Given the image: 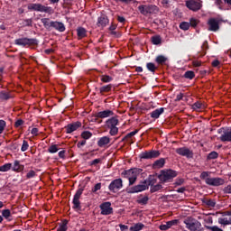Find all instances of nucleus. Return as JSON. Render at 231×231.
Masks as SVG:
<instances>
[{
	"mask_svg": "<svg viewBox=\"0 0 231 231\" xmlns=\"http://www.w3.org/2000/svg\"><path fill=\"white\" fill-rule=\"evenodd\" d=\"M142 172L141 169L133 168L128 171H125L122 174L125 178L129 180V185H134L136 179L138 178V174Z\"/></svg>",
	"mask_w": 231,
	"mask_h": 231,
	"instance_id": "f257e3e1",
	"label": "nucleus"
},
{
	"mask_svg": "<svg viewBox=\"0 0 231 231\" xmlns=\"http://www.w3.org/2000/svg\"><path fill=\"white\" fill-rule=\"evenodd\" d=\"M178 176V172L173 170H162L161 171V174L157 176L159 178L160 181L162 183H165L167 181H171L173 178H176Z\"/></svg>",
	"mask_w": 231,
	"mask_h": 231,
	"instance_id": "f03ea898",
	"label": "nucleus"
},
{
	"mask_svg": "<svg viewBox=\"0 0 231 231\" xmlns=\"http://www.w3.org/2000/svg\"><path fill=\"white\" fill-rule=\"evenodd\" d=\"M118 122V116H113L106 121V127L110 129L109 134H111V136H116V134H118V127H116Z\"/></svg>",
	"mask_w": 231,
	"mask_h": 231,
	"instance_id": "7ed1b4c3",
	"label": "nucleus"
},
{
	"mask_svg": "<svg viewBox=\"0 0 231 231\" xmlns=\"http://www.w3.org/2000/svg\"><path fill=\"white\" fill-rule=\"evenodd\" d=\"M184 224H186V228H188L189 231H202L200 222L195 219L186 218V220H184Z\"/></svg>",
	"mask_w": 231,
	"mask_h": 231,
	"instance_id": "20e7f679",
	"label": "nucleus"
},
{
	"mask_svg": "<svg viewBox=\"0 0 231 231\" xmlns=\"http://www.w3.org/2000/svg\"><path fill=\"white\" fill-rule=\"evenodd\" d=\"M28 10H33L34 12H44L45 14H53V9L42 5L41 4H30L28 5Z\"/></svg>",
	"mask_w": 231,
	"mask_h": 231,
	"instance_id": "39448f33",
	"label": "nucleus"
},
{
	"mask_svg": "<svg viewBox=\"0 0 231 231\" xmlns=\"http://www.w3.org/2000/svg\"><path fill=\"white\" fill-rule=\"evenodd\" d=\"M37 39L20 38L14 41V44L18 46H35L37 45Z\"/></svg>",
	"mask_w": 231,
	"mask_h": 231,
	"instance_id": "423d86ee",
	"label": "nucleus"
},
{
	"mask_svg": "<svg viewBox=\"0 0 231 231\" xmlns=\"http://www.w3.org/2000/svg\"><path fill=\"white\" fill-rule=\"evenodd\" d=\"M122 187H124L122 179H116L109 184L108 189L110 192H114L115 194H116V192L120 191Z\"/></svg>",
	"mask_w": 231,
	"mask_h": 231,
	"instance_id": "0eeeda50",
	"label": "nucleus"
},
{
	"mask_svg": "<svg viewBox=\"0 0 231 231\" xmlns=\"http://www.w3.org/2000/svg\"><path fill=\"white\" fill-rule=\"evenodd\" d=\"M160 157V151L151 150L148 152H143L140 154L139 158L141 160H152L154 158Z\"/></svg>",
	"mask_w": 231,
	"mask_h": 231,
	"instance_id": "6e6552de",
	"label": "nucleus"
},
{
	"mask_svg": "<svg viewBox=\"0 0 231 231\" xmlns=\"http://www.w3.org/2000/svg\"><path fill=\"white\" fill-rule=\"evenodd\" d=\"M114 115L115 113L112 110L97 112L92 116V121L98 122V118H109V116H113Z\"/></svg>",
	"mask_w": 231,
	"mask_h": 231,
	"instance_id": "1a4fd4ad",
	"label": "nucleus"
},
{
	"mask_svg": "<svg viewBox=\"0 0 231 231\" xmlns=\"http://www.w3.org/2000/svg\"><path fill=\"white\" fill-rule=\"evenodd\" d=\"M175 152H177V154H180V156H185L189 159L194 158V152L187 147L177 148L175 150Z\"/></svg>",
	"mask_w": 231,
	"mask_h": 231,
	"instance_id": "9d476101",
	"label": "nucleus"
},
{
	"mask_svg": "<svg viewBox=\"0 0 231 231\" xmlns=\"http://www.w3.org/2000/svg\"><path fill=\"white\" fill-rule=\"evenodd\" d=\"M99 215L101 216H111L113 215V208H111V204H99Z\"/></svg>",
	"mask_w": 231,
	"mask_h": 231,
	"instance_id": "9b49d317",
	"label": "nucleus"
},
{
	"mask_svg": "<svg viewBox=\"0 0 231 231\" xmlns=\"http://www.w3.org/2000/svg\"><path fill=\"white\" fill-rule=\"evenodd\" d=\"M207 185H211V187H219L220 185H225V180L221 178H207Z\"/></svg>",
	"mask_w": 231,
	"mask_h": 231,
	"instance_id": "f8f14e48",
	"label": "nucleus"
},
{
	"mask_svg": "<svg viewBox=\"0 0 231 231\" xmlns=\"http://www.w3.org/2000/svg\"><path fill=\"white\" fill-rule=\"evenodd\" d=\"M220 23H221V20L219 19L210 18L208 22V24L209 26L208 28L209 32H217L219 30Z\"/></svg>",
	"mask_w": 231,
	"mask_h": 231,
	"instance_id": "ddd939ff",
	"label": "nucleus"
},
{
	"mask_svg": "<svg viewBox=\"0 0 231 231\" xmlns=\"http://www.w3.org/2000/svg\"><path fill=\"white\" fill-rule=\"evenodd\" d=\"M149 189V184H147V180H143L140 184L134 186L130 189V192H142L143 190H147Z\"/></svg>",
	"mask_w": 231,
	"mask_h": 231,
	"instance_id": "4468645a",
	"label": "nucleus"
},
{
	"mask_svg": "<svg viewBox=\"0 0 231 231\" xmlns=\"http://www.w3.org/2000/svg\"><path fill=\"white\" fill-rule=\"evenodd\" d=\"M186 6L189 8V10L198 12V10L201 9V3L196 2V0H189L186 2Z\"/></svg>",
	"mask_w": 231,
	"mask_h": 231,
	"instance_id": "2eb2a0df",
	"label": "nucleus"
},
{
	"mask_svg": "<svg viewBox=\"0 0 231 231\" xmlns=\"http://www.w3.org/2000/svg\"><path fill=\"white\" fill-rule=\"evenodd\" d=\"M79 127H82V123L80 121H77L75 123L69 124L67 126H65L66 133L68 134L77 131Z\"/></svg>",
	"mask_w": 231,
	"mask_h": 231,
	"instance_id": "dca6fc26",
	"label": "nucleus"
},
{
	"mask_svg": "<svg viewBox=\"0 0 231 231\" xmlns=\"http://www.w3.org/2000/svg\"><path fill=\"white\" fill-rule=\"evenodd\" d=\"M109 24V19L107 16L103 15L97 19V26L99 28H105V26H107Z\"/></svg>",
	"mask_w": 231,
	"mask_h": 231,
	"instance_id": "f3484780",
	"label": "nucleus"
},
{
	"mask_svg": "<svg viewBox=\"0 0 231 231\" xmlns=\"http://www.w3.org/2000/svg\"><path fill=\"white\" fill-rule=\"evenodd\" d=\"M51 28H54V30H57L58 32L66 31V27L62 22H51Z\"/></svg>",
	"mask_w": 231,
	"mask_h": 231,
	"instance_id": "a211bd4d",
	"label": "nucleus"
},
{
	"mask_svg": "<svg viewBox=\"0 0 231 231\" xmlns=\"http://www.w3.org/2000/svg\"><path fill=\"white\" fill-rule=\"evenodd\" d=\"M84 192V187H79L77 190L76 194L74 195V199L72 203H80V196H82V193Z\"/></svg>",
	"mask_w": 231,
	"mask_h": 231,
	"instance_id": "6ab92c4d",
	"label": "nucleus"
},
{
	"mask_svg": "<svg viewBox=\"0 0 231 231\" xmlns=\"http://www.w3.org/2000/svg\"><path fill=\"white\" fill-rule=\"evenodd\" d=\"M220 140L221 142H231V129L225 131L220 136Z\"/></svg>",
	"mask_w": 231,
	"mask_h": 231,
	"instance_id": "aec40b11",
	"label": "nucleus"
},
{
	"mask_svg": "<svg viewBox=\"0 0 231 231\" xmlns=\"http://www.w3.org/2000/svg\"><path fill=\"white\" fill-rule=\"evenodd\" d=\"M165 111V108L161 107L157 108L154 111H152L150 115L152 118H160V116L162 115V113Z\"/></svg>",
	"mask_w": 231,
	"mask_h": 231,
	"instance_id": "412c9836",
	"label": "nucleus"
},
{
	"mask_svg": "<svg viewBox=\"0 0 231 231\" xmlns=\"http://www.w3.org/2000/svg\"><path fill=\"white\" fill-rule=\"evenodd\" d=\"M13 171H14V172H22V171H24V165H21L19 161H14Z\"/></svg>",
	"mask_w": 231,
	"mask_h": 231,
	"instance_id": "4be33fe9",
	"label": "nucleus"
},
{
	"mask_svg": "<svg viewBox=\"0 0 231 231\" xmlns=\"http://www.w3.org/2000/svg\"><path fill=\"white\" fill-rule=\"evenodd\" d=\"M109 142H111V139L107 136H104L98 140L97 145H98V147H104V145H107V143H109Z\"/></svg>",
	"mask_w": 231,
	"mask_h": 231,
	"instance_id": "5701e85b",
	"label": "nucleus"
},
{
	"mask_svg": "<svg viewBox=\"0 0 231 231\" xmlns=\"http://www.w3.org/2000/svg\"><path fill=\"white\" fill-rule=\"evenodd\" d=\"M165 165V159L161 158L155 161L152 164L153 169H162Z\"/></svg>",
	"mask_w": 231,
	"mask_h": 231,
	"instance_id": "b1692460",
	"label": "nucleus"
},
{
	"mask_svg": "<svg viewBox=\"0 0 231 231\" xmlns=\"http://www.w3.org/2000/svg\"><path fill=\"white\" fill-rule=\"evenodd\" d=\"M217 223L224 226H229L231 225V217H219Z\"/></svg>",
	"mask_w": 231,
	"mask_h": 231,
	"instance_id": "393cba45",
	"label": "nucleus"
},
{
	"mask_svg": "<svg viewBox=\"0 0 231 231\" xmlns=\"http://www.w3.org/2000/svg\"><path fill=\"white\" fill-rule=\"evenodd\" d=\"M10 98H12V94H10L9 92H6L5 90L0 92V100H10Z\"/></svg>",
	"mask_w": 231,
	"mask_h": 231,
	"instance_id": "a878e982",
	"label": "nucleus"
},
{
	"mask_svg": "<svg viewBox=\"0 0 231 231\" xmlns=\"http://www.w3.org/2000/svg\"><path fill=\"white\" fill-rule=\"evenodd\" d=\"M2 215L0 217H4L5 219L8 221H12V214L10 212V209H5L2 211Z\"/></svg>",
	"mask_w": 231,
	"mask_h": 231,
	"instance_id": "bb28decb",
	"label": "nucleus"
},
{
	"mask_svg": "<svg viewBox=\"0 0 231 231\" xmlns=\"http://www.w3.org/2000/svg\"><path fill=\"white\" fill-rule=\"evenodd\" d=\"M158 12H160V9L158 8V6L148 5V14H158Z\"/></svg>",
	"mask_w": 231,
	"mask_h": 231,
	"instance_id": "cd10ccee",
	"label": "nucleus"
},
{
	"mask_svg": "<svg viewBox=\"0 0 231 231\" xmlns=\"http://www.w3.org/2000/svg\"><path fill=\"white\" fill-rule=\"evenodd\" d=\"M156 181H157L156 175H150L147 181L148 187L149 186L152 187L153 185H156Z\"/></svg>",
	"mask_w": 231,
	"mask_h": 231,
	"instance_id": "c85d7f7f",
	"label": "nucleus"
},
{
	"mask_svg": "<svg viewBox=\"0 0 231 231\" xmlns=\"http://www.w3.org/2000/svg\"><path fill=\"white\" fill-rule=\"evenodd\" d=\"M138 10L142 15H147L148 14V5H141L138 6Z\"/></svg>",
	"mask_w": 231,
	"mask_h": 231,
	"instance_id": "c756f323",
	"label": "nucleus"
},
{
	"mask_svg": "<svg viewBox=\"0 0 231 231\" xmlns=\"http://www.w3.org/2000/svg\"><path fill=\"white\" fill-rule=\"evenodd\" d=\"M57 231H68V220H62V224L57 228Z\"/></svg>",
	"mask_w": 231,
	"mask_h": 231,
	"instance_id": "7c9ffc66",
	"label": "nucleus"
},
{
	"mask_svg": "<svg viewBox=\"0 0 231 231\" xmlns=\"http://www.w3.org/2000/svg\"><path fill=\"white\" fill-rule=\"evenodd\" d=\"M42 23L46 30H50V28H51V22H50V18H42Z\"/></svg>",
	"mask_w": 231,
	"mask_h": 231,
	"instance_id": "2f4dec72",
	"label": "nucleus"
},
{
	"mask_svg": "<svg viewBox=\"0 0 231 231\" xmlns=\"http://www.w3.org/2000/svg\"><path fill=\"white\" fill-rule=\"evenodd\" d=\"M144 227V225L142 223H137L134 225L132 227H130V231H141Z\"/></svg>",
	"mask_w": 231,
	"mask_h": 231,
	"instance_id": "473e14b6",
	"label": "nucleus"
},
{
	"mask_svg": "<svg viewBox=\"0 0 231 231\" xmlns=\"http://www.w3.org/2000/svg\"><path fill=\"white\" fill-rule=\"evenodd\" d=\"M163 189V186L162 184H153V186H151L150 192H158V190H162Z\"/></svg>",
	"mask_w": 231,
	"mask_h": 231,
	"instance_id": "72a5a7b5",
	"label": "nucleus"
},
{
	"mask_svg": "<svg viewBox=\"0 0 231 231\" xmlns=\"http://www.w3.org/2000/svg\"><path fill=\"white\" fill-rule=\"evenodd\" d=\"M146 68L152 73H155L156 69H158V67H156V65H154V63H152V62L147 63Z\"/></svg>",
	"mask_w": 231,
	"mask_h": 231,
	"instance_id": "f704fd0d",
	"label": "nucleus"
},
{
	"mask_svg": "<svg viewBox=\"0 0 231 231\" xmlns=\"http://www.w3.org/2000/svg\"><path fill=\"white\" fill-rule=\"evenodd\" d=\"M111 88H113L111 85L103 86L99 88V91L101 95H104V93H109V91H111Z\"/></svg>",
	"mask_w": 231,
	"mask_h": 231,
	"instance_id": "c9c22d12",
	"label": "nucleus"
},
{
	"mask_svg": "<svg viewBox=\"0 0 231 231\" xmlns=\"http://www.w3.org/2000/svg\"><path fill=\"white\" fill-rule=\"evenodd\" d=\"M77 32H78V37L79 39H84V37H86V29H84L83 27L78 28Z\"/></svg>",
	"mask_w": 231,
	"mask_h": 231,
	"instance_id": "e433bc0d",
	"label": "nucleus"
},
{
	"mask_svg": "<svg viewBox=\"0 0 231 231\" xmlns=\"http://www.w3.org/2000/svg\"><path fill=\"white\" fill-rule=\"evenodd\" d=\"M12 169V163H5L3 166H0V172H8Z\"/></svg>",
	"mask_w": 231,
	"mask_h": 231,
	"instance_id": "4c0bfd02",
	"label": "nucleus"
},
{
	"mask_svg": "<svg viewBox=\"0 0 231 231\" xmlns=\"http://www.w3.org/2000/svg\"><path fill=\"white\" fill-rule=\"evenodd\" d=\"M155 61L157 64H165V62H167V58L163 55H159L157 56Z\"/></svg>",
	"mask_w": 231,
	"mask_h": 231,
	"instance_id": "58836bf2",
	"label": "nucleus"
},
{
	"mask_svg": "<svg viewBox=\"0 0 231 231\" xmlns=\"http://www.w3.org/2000/svg\"><path fill=\"white\" fill-rule=\"evenodd\" d=\"M152 42L156 46H158V44H162V37L160 35L152 37Z\"/></svg>",
	"mask_w": 231,
	"mask_h": 231,
	"instance_id": "ea45409f",
	"label": "nucleus"
},
{
	"mask_svg": "<svg viewBox=\"0 0 231 231\" xmlns=\"http://www.w3.org/2000/svg\"><path fill=\"white\" fill-rule=\"evenodd\" d=\"M196 77V74L192 70H188L184 74L185 79H189V80H192Z\"/></svg>",
	"mask_w": 231,
	"mask_h": 231,
	"instance_id": "a19ab883",
	"label": "nucleus"
},
{
	"mask_svg": "<svg viewBox=\"0 0 231 231\" xmlns=\"http://www.w3.org/2000/svg\"><path fill=\"white\" fill-rule=\"evenodd\" d=\"M91 136H93V134H91L89 131H84L81 134V138H83V140H89Z\"/></svg>",
	"mask_w": 231,
	"mask_h": 231,
	"instance_id": "79ce46f5",
	"label": "nucleus"
},
{
	"mask_svg": "<svg viewBox=\"0 0 231 231\" xmlns=\"http://www.w3.org/2000/svg\"><path fill=\"white\" fill-rule=\"evenodd\" d=\"M180 30L187 31V30H189L190 28V23H189L187 22H182L180 24Z\"/></svg>",
	"mask_w": 231,
	"mask_h": 231,
	"instance_id": "37998d69",
	"label": "nucleus"
},
{
	"mask_svg": "<svg viewBox=\"0 0 231 231\" xmlns=\"http://www.w3.org/2000/svg\"><path fill=\"white\" fill-rule=\"evenodd\" d=\"M217 156H219V153H217V152H211L208 155V160H216V158H217Z\"/></svg>",
	"mask_w": 231,
	"mask_h": 231,
	"instance_id": "c03bdc74",
	"label": "nucleus"
},
{
	"mask_svg": "<svg viewBox=\"0 0 231 231\" xmlns=\"http://www.w3.org/2000/svg\"><path fill=\"white\" fill-rule=\"evenodd\" d=\"M59 151V148L57 147V144L51 145L48 149V152L51 154L57 152Z\"/></svg>",
	"mask_w": 231,
	"mask_h": 231,
	"instance_id": "a18cd8bd",
	"label": "nucleus"
},
{
	"mask_svg": "<svg viewBox=\"0 0 231 231\" xmlns=\"http://www.w3.org/2000/svg\"><path fill=\"white\" fill-rule=\"evenodd\" d=\"M102 82H111L113 80V78L107 75L101 76Z\"/></svg>",
	"mask_w": 231,
	"mask_h": 231,
	"instance_id": "49530a36",
	"label": "nucleus"
},
{
	"mask_svg": "<svg viewBox=\"0 0 231 231\" xmlns=\"http://www.w3.org/2000/svg\"><path fill=\"white\" fill-rule=\"evenodd\" d=\"M28 147H30V145L28 144V142L27 141H23V144H22L21 151L23 152H24L25 151H28Z\"/></svg>",
	"mask_w": 231,
	"mask_h": 231,
	"instance_id": "de8ad7c7",
	"label": "nucleus"
},
{
	"mask_svg": "<svg viewBox=\"0 0 231 231\" xmlns=\"http://www.w3.org/2000/svg\"><path fill=\"white\" fill-rule=\"evenodd\" d=\"M71 208H73V210L76 211V212H80L82 210L81 209V204H73Z\"/></svg>",
	"mask_w": 231,
	"mask_h": 231,
	"instance_id": "09e8293b",
	"label": "nucleus"
},
{
	"mask_svg": "<svg viewBox=\"0 0 231 231\" xmlns=\"http://www.w3.org/2000/svg\"><path fill=\"white\" fill-rule=\"evenodd\" d=\"M5 127H6V122L0 120V134L5 131Z\"/></svg>",
	"mask_w": 231,
	"mask_h": 231,
	"instance_id": "8fccbe9b",
	"label": "nucleus"
},
{
	"mask_svg": "<svg viewBox=\"0 0 231 231\" xmlns=\"http://www.w3.org/2000/svg\"><path fill=\"white\" fill-rule=\"evenodd\" d=\"M138 133V130H135L134 132L129 133L124 139V140H127L128 138H133V136H134V134H136Z\"/></svg>",
	"mask_w": 231,
	"mask_h": 231,
	"instance_id": "3c124183",
	"label": "nucleus"
},
{
	"mask_svg": "<svg viewBox=\"0 0 231 231\" xmlns=\"http://www.w3.org/2000/svg\"><path fill=\"white\" fill-rule=\"evenodd\" d=\"M176 224H178V220L174 219V220H171V221L167 222L165 225H162V226H176Z\"/></svg>",
	"mask_w": 231,
	"mask_h": 231,
	"instance_id": "603ef678",
	"label": "nucleus"
},
{
	"mask_svg": "<svg viewBox=\"0 0 231 231\" xmlns=\"http://www.w3.org/2000/svg\"><path fill=\"white\" fill-rule=\"evenodd\" d=\"M102 189V183H97L92 189V192H97Z\"/></svg>",
	"mask_w": 231,
	"mask_h": 231,
	"instance_id": "864d4df0",
	"label": "nucleus"
},
{
	"mask_svg": "<svg viewBox=\"0 0 231 231\" xmlns=\"http://www.w3.org/2000/svg\"><path fill=\"white\" fill-rule=\"evenodd\" d=\"M32 23H33V21L32 19H25V20H23V26H32Z\"/></svg>",
	"mask_w": 231,
	"mask_h": 231,
	"instance_id": "5fc2aeb1",
	"label": "nucleus"
},
{
	"mask_svg": "<svg viewBox=\"0 0 231 231\" xmlns=\"http://www.w3.org/2000/svg\"><path fill=\"white\" fill-rule=\"evenodd\" d=\"M202 106L203 105L201 103L196 102V103L193 104L192 108L194 110L201 109Z\"/></svg>",
	"mask_w": 231,
	"mask_h": 231,
	"instance_id": "6e6d98bb",
	"label": "nucleus"
},
{
	"mask_svg": "<svg viewBox=\"0 0 231 231\" xmlns=\"http://www.w3.org/2000/svg\"><path fill=\"white\" fill-rule=\"evenodd\" d=\"M190 26H192L193 28H196V26H198V20L191 18L190 22H189Z\"/></svg>",
	"mask_w": 231,
	"mask_h": 231,
	"instance_id": "4d7b16f0",
	"label": "nucleus"
},
{
	"mask_svg": "<svg viewBox=\"0 0 231 231\" xmlns=\"http://www.w3.org/2000/svg\"><path fill=\"white\" fill-rule=\"evenodd\" d=\"M118 227H120V231H127V230H130V227H128L127 226L125 225H118Z\"/></svg>",
	"mask_w": 231,
	"mask_h": 231,
	"instance_id": "13d9d810",
	"label": "nucleus"
},
{
	"mask_svg": "<svg viewBox=\"0 0 231 231\" xmlns=\"http://www.w3.org/2000/svg\"><path fill=\"white\" fill-rule=\"evenodd\" d=\"M183 183H185V180L184 179H177V180L175 181V185L180 186V185H183Z\"/></svg>",
	"mask_w": 231,
	"mask_h": 231,
	"instance_id": "bf43d9fd",
	"label": "nucleus"
},
{
	"mask_svg": "<svg viewBox=\"0 0 231 231\" xmlns=\"http://www.w3.org/2000/svg\"><path fill=\"white\" fill-rule=\"evenodd\" d=\"M23 124H24V121H23V119H18L15 124L14 126L15 127H21V125H23Z\"/></svg>",
	"mask_w": 231,
	"mask_h": 231,
	"instance_id": "052dcab7",
	"label": "nucleus"
},
{
	"mask_svg": "<svg viewBox=\"0 0 231 231\" xmlns=\"http://www.w3.org/2000/svg\"><path fill=\"white\" fill-rule=\"evenodd\" d=\"M35 176V171H30L27 175H26V178L30 179V178H34Z\"/></svg>",
	"mask_w": 231,
	"mask_h": 231,
	"instance_id": "680f3d73",
	"label": "nucleus"
},
{
	"mask_svg": "<svg viewBox=\"0 0 231 231\" xmlns=\"http://www.w3.org/2000/svg\"><path fill=\"white\" fill-rule=\"evenodd\" d=\"M149 201V197L144 196L139 199V203H147Z\"/></svg>",
	"mask_w": 231,
	"mask_h": 231,
	"instance_id": "e2e57ef3",
	"label": "nucleus"
},
{
	"mask_svg": "<svg viewBox=\"0 0 231 231\" xmlns=\"http://www.w3.org/2000/svg\"><path fill=\"white\" fill-rule=\"evenodd\" d=\"M200 178L201 180H207V178H208V171H203L201 174H200Z\"/></svg>",
	"mask_w": 231,
	"mask_h": 231,
	"instance_id": "0e129e2a",
	"label": "nucleus"
},
{
	"mask_svg": "<svg viewBox=\"0 0 231 231\" xmlns=\"http://www.w3.org/2000/svg\"><path fill=\"white\" fill-rule=\"evenodd\" d=\"M172 226H164V225H162L160 226V230L162 231H167L169 230V228H171Z\"/></svg>",
	"mask_w": 231,
	"mask_h": 231,
	"instance_id": "69168bd1",
	"label": "nucleus"
},
{
	"mask_svg": "<svg viewBox=\"0 0 231 231\" xmlns=\"http://www.w3.org/2000/svg\"><path fill=\"white\" fill-rule=\"evenodd\" d=\"M224 192H226V194H231V185H228L227 187H226L224 189Z\"/></svg>",
	"mask_w": 231,
	"mask_h": 231,
	"instance_id": "338daca9",
	"label": "nucleus"
},
{
	"mask_svg": "<svg viewBox=\"0 0 231 231\" xmlns=\"http://www.w3.org/2000/svg\"><path fill=\"white\" fill-rule=\"evenodd\" d=\"M208 229H210L211 231H223V230L219 229V227H217V226L208 227Z\"/></svg>",
	"mask_w": 231,
	"mask_h": 231,
	"instance_id": "774afa93",
	"label": "nucleus"
}]
</instances>
